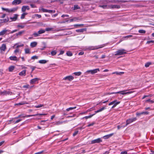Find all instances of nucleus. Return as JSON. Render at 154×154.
Wrapping results in <instances>:
<instances>
[{
	"label": "nucleus",
	"instance_id": "nucleus-1",
	"mask_svg": "<svg viewBox=\"0 0 154 154\" xmlns=\"http://www.w3.org/2000/svg\"><path fill=\"white\" fill-rule=\"evenodd\" d=\"M104 46V45H98L97 46H91L89 47L88 48L85 49L84 48L83 50H86L87 49L89 50H96L97 49L99 48H101L103 47Z\"/></svg>",
	"mask_w": 154,
	"mask_h": 154
},
{
	"label": "nucleus",
	"instance_id": "nucleus-2",
	"mask_svg": "<svg viewBox=\"0 0 154 154\" xmlns=\"http://www.w3.org/2000/svg\"><path fill=\"white\" fill-rule=\"evenodd\" d=\"M127 91V90L120 91L116 92H112L110 94H120L122 95H125L126 94H131L133 93L134 92V91H131L129 92H126Z\"/></svg>",
	"mask_w": 154,
	"mask_h": 154
},
{
	"label": "nucleus",
	"instance_id": "nucleus-3",
	"mask_svg": "<svg viewBox=\"0 0 154 154\" xmlns=\"http://www.w3.org/2000/svg\"><path fill=\"white\" fill-rule=\"evenodd\" d=\"M126 53L125 50L124 49H121L118 50L116 52L115 54V55H120L124 54Z\"/></svg>",
	"mask_w": 154,
	"mask_h": 154
},
{
	"label": "nucleus",
	"instance_id": "nucleus-4",
	"mask_svg": "<svg viewBox=\"0 0 154 154\" xmlns=\"http://www.w3.org/2000/svg\"><path fill=\"white\" fill-rule=\"evenodd\" d=\"M120 102V101H117L116 100H115L111 102L109 104V106L113 104L112 107V108H113L115 107L117 105L119 104Z\"/></svg>",
	"mask_w": 154,
	"mask_h": 154
},
{
	"label": "nucleus",
	"instance_id": "nucleus-5",
	"mask_svg": "<svg viewBox=\"0 0 154 154\" xmlns=\"http://www.w3.org/2000/svg\"><path fill=\"white\" fill-rule=\"evenodd\" d=\"M17 38V37H16V36L15 35H13L11 36V37L8 38L6 40H4L3 41V42H10L14 39Z\"/></svg>",
	"mask_w": 154,
	"mask_h": 154
},
{
	"label": "nucleus",
	"instance_id": "nucleus-6",
	"mask_svg": "<svg viewBox=\"0 0 154 154\" xmlns=\"http://www.w3.org/2000/svg\"><path fill=\"white\" fill-rule=\"evenodd\" d=\"M10 31V30L5 29L0 32V35H4Z\"/></svg>",
	"mask_w": 154,
	"mask_h": 154
},
{
	"label": "nucleus",
	"instance_id": "nucleus-7",
	"mask_svg": "<svg viewBox=\"0 0 154 154\" xmlns=\"http://www.w3.org/2000/svg\"><path fill=\"white\" fill-rule=\"evenodd\" d=\"M137 119L136 118H133L130 119L126 121V125H127L134 121H135Z\"/></svg>",
	"mask_w": 154,
	"mask_h": 154
},
{
	"label": "nucleus",
	"instance_id": "nucleus-8",
	"mask_svg": "<svg viewBox=\"0 0 154 154\" xmlns=\"http://www.w3.org/2000/svg\"><path fill=\"white\" fill-rule=\"evenodd\" d=\"M6 48V45L5 44H2V46L0 47V50L1 52L5 51Z\"/></svg>",
	"mask_w": 154,
	"mask_h": 154
},
{
	"label": "nucleus",
	"instance_id": "nucleus-9",
	"mask_svg": "<svg viewBox=\"0 0 154 154\" xmlns=\"http://www.w3.org/2000/svg\"><path fill=\"white\" fill-rule=\"evenodd\" d=\"M102 141V140L100 138H98L97 139H95L92 140L91 141V144H94L96 143H99Z\"/></svg>",
	"mask_w": 154,
	"mask_h": 154
},
{
	"label": "nucleus",
	"instance_id": "nucleus-10",
	"mask_svg": "<svg viewBox=\"0 0 154 154\" xmlns=\"http://www.w3.org/2000/svg\"><path fill=\"white\" fill-rule=\"evenodd\" d=\"M73 79H74V77L71 75L67 76H66L63 78V79L64 80H68L69 81H71V80H73Z\"/></svg>",
	"mask_w": 154,
	"mask_h": 154
},
{
	"label": "nucleus",
	"instance_id": "nucleus-11",
	"mask_svg": "<svg viewBox=\"0 0 154 154\" xmlns=\"http://www.w3.org/2000/svg\"><path fill=\"white\" fill-rule=\"evenodd\" d=\"M39 79L38 78H35L30 80V83L31 84H35L36 82H38Z\"/></svg>",
	"mask_w": 154,
	"mask_h": 154
},
{
	"label": "nucleus",
	"instance_id": "nucleus-12",
	"mask_svg": "<svg viewBox=\"0 0 154 154\" xmlns=\"http://www.w3.org/2000/svg\"><path fill=\"white\" fill-rule=\"evenodd\" d=\"M21 0H14L12 2L13 5H16L21 3Z\"/></svg>",
	"mask_w": 154,
	"mask_h": 154
},
{
	"label": "nucleus",
	"instance_id": "nucleus-13",
	"mask_svg": "<svg viewBox=\"0 0 154 154\" xmlns=\"http://www.w3.org/2000/svg\"><path fill=\"white\" fill-rule=\"evenodd\" d=\"M0 94L2 95H6L7 94L11 95L12 93L9 91H4L3 92H1Z\"/></svg>",
	"mask_w": 154,
	"mask_h": 154
},
{
	"label": "nucleus",
	"instance_id": "nucleus-14",
	"mask_svg": "<svg viewBox=\"0 0 154 154\" xmlns=\"http://www.w3.org/2000/svg\"><path fill=\"white\" fill-rule=\"evenodd\" d=\"M14 53L16 55H17L18 54L20 55L21 53V51L19 48H16L14 51Z\"/></svg>",
	"mask_w": 154,
	"mask_h": 154
},
{
	"label": "nucleus",
	"instance_id": "nucleus-15",
	"mask_svg": "<svg viewBox=\"0 0 154 154\" xmlns=\"http://www.w3.org/2000/svg\"><path fill=\"white\" fill-rule=\"evenodd\" d=\"M9 59L10 60H12L18 61L19 60V58H17L15 56H11L9 57Z\"/></svg>",
	"mask_w": 154,
	"mask_h": 154
},
{
	"label": "nucleus",
	"instance_id": "nucleus-16",
	"mask_svg": "<svg viewBox=\"0 0 154 154\" xmlns=\"http://www.w3.org/2000/svg\"><path fill=\"white\" fill-rule=\"evenodd\" d=\"M23 46L24 45L23 44H21L20 45H19L18 43H17L14 44L13 46V48H19L23 47Z\"/></svg>",
	"mask_w": 154,
	"mask_h": 154
},
{
	"label": "nucleus",
	"instance_id": "nucleus-17",
	"mask_svg": "<svg viewBox=\"0 0 154 154\" xmlns=\"http://www.w3.org/2000/svg\"><path fill=\"white\" fill-rule=\"evenodd\" d=\"M29 6H23L21 10L23 12H25L26 10H29Z\"/></svg>",
	"mask_w": 154,
	"mask_h": 154
},
{
	"label": "nucleus",
	"instance_id": "nucleus-18",
	"mask_svg": "<svg viewBox=\"0 0 154 154\" xmlns=\"http://www.w3.org/2000/svg\"><path fill=\"white\" fill-rule=\"evenodd\" d=\"M45 115V114H43L37 113V114H34V115H27L26 116H23L22 117H31V116H38V115L40 116V115Z\"/></svg>",
	"mask_w": 154,
	"mask_h": 154
},
{
	"label": "nucleus",
	"instance_id": "nucleus-19",
	"mask_svg": "<svg viewBox=\"0 0 154 154\" xmlns=\"http://www.w3.org/2000/svg\"><path fill=\"white\" fill-rule=\"evenodd\" d=\"M113 134H114V133H112L110 134H108V135H107L104 136L103 137V138L105 139H107L109 138V137H112Z\"/></svg>",
	"mask_w": 154,
	"mask_h": 154
},
{
	"label": "nucleus",
	"instance_id": "nucleus-20",
	"mask_svg": "<svg viewBox=\"0 0 154 154\" xmlns=\"http://www.w3.org/2000/svg\"><path fill=\"white\" fill-rule=\"evenodd\" d=\"M18 16V15L17 14H15L13 17H11L10 19L12 21H15L17 20Z\"/></svg>",
	"mask_w": 154,
	"mask_h": 154
},
{
	"label": "nucleus",
	"instance_id": "nucleus-21",
	"mask_svg": "<svg viewBox=\"0 0 154 154\" xmlns=\"http://www.w3.org/2000/svg\"><path fill=\"white\" fill-rule=\"evenodd\" d=\"M26 70H23L19 72V75L21 76H25L26 75Z\"/></svg>",
	"mask_w": 154,
	"mask_h": 154
},
{
	"label": "nucleus",
	"instance_id": "nucleus-22",
	"mask_svg": "<svg viewBox=\"0 0 154 154\" xmlns=\"http://www.w3.org/2000/svg\"><path fill=\"white\" fill-rule=\"evenodd\" d=\"M37 44V43L36 42H31L30 43V46L32 48H34L35 47Z\"/></svg>",
	"mask_w": 154,
	"mask_h": 154
},
{
	"label": "nucleus",
	"instance_id": "nucleus-23",
	"mask_svg": "<svg viewBox=\"0 0 154 154\" xmlns=\"http://www.w3.org/2000/svg\"><path fill=\"white\" fill-rule=\"evenodd\" d=\"M18 9V8H12L9 9V13H13L14 11H17Z\"/></svg>",
	"mask_w": 154,
	"mask_h": 154
},
{
	"label": "nucleus",
	"instance_id": "nucleus-24",
	"mask_svg": "<svg viewBox=\"0 0 154 154\" xmlns=\"http://www.w3.org/2000/svg\"><path fill=\"white\" fill-rule=\"evenodd\" d=\"M105 109H106V108L105 107H103L101 109L97 110V111H95V114L96 113L101 112Z\"/></svg>",
	"mask_w": 154,
	"mask_h": 154
},
{
	"label": "nucleus",
	"instance_id": "nucleus-25",
	"mask_svg": "<svg viewBox=\"0 0 154 154\" xmlns=\"http://www.w3.org/2000/svg\"><path fill=\"white\" fill-rule=\"evenodd\" d=\"M48 61V60H40L38 61V63L41 64H45Z\"/></svg>",
	"mask_w": 154,
	"mask_h": 154
},
{
	"label": "nucleus",
	"instance_id": "nucleus-26",
	"mask_svg": "<svg viewBox=\"0 0 154 154\" xmlns=\"http://www.w3.org/2000/svg\"><path fill=\"white\" fill-rule=\"evenodd\" d=\"M99 71L100 69L98 68L92 70V75L94 74L97 72H99Z\"/></svg>",
	"mask_w": 154,
	"mask_h": 154
},
{
	"label": "nucleus",
	"instance_id": "nucleus-27",
	"mask_svg": "<svg viewBox=\"0 0 154 154\" xmlns=\"http://www.w3.org/2000/svg\"><path fill=\"white\" fill-rule=\"evenodd\" d=\"M86 30V29H77L76 30V31L77 32H83L84 31H85Z\"/></svg>",
	"mask_w": 154,
	"mask_h": 154
},
{
	"label": "nucleus",
	"instance_id": "nucleus-28",
	"mask_svg": "<svg viewBox=\"0 0 154 154\" xmlns=\"http://www.w3.org/2000/svg\"><path fill=\"white\" fill-rule=\"evenodd\" d=\"M15 68L14 66H10L8 68V70L9 72H12L14 69Z\"/></svg>",
	"mask_w": 154,
	"mask_h": 154
},
{
	"label": "nucleus",
	"instance_id": "nucleus-29",
	"mask_svg": "<svg viewBox=\"0 0 154 154\" xmlns=\"http://www.w3.org/2000/svg\"><path fill=\"white\" fill-rule=\"evenodd\" d=\"M25 53L26 54H29L30 53V49L29 48H26L24 49Z\"/></svg>",
	"mask_w": 154,
	"mask_h": 154
},
{
	"label": "nucleus",
	"instance_id": "nucleus-30",
	"mask_svg": "<svg viewBox=\"0 0 154 154\" xmlns=\"http://www.w3.org/2000/svg\"><path fill=\"white\" fill-rule=\"evenodd\" d=\"M79 20V18L77 17H74L73 18L70 19L69 21L70 22L73 21H75Z\"/></svg>",
	"mask_w": 154,
	"mask_h": 154
},
{
	"label": "nucleus",
	"instance_id": "nucleus-31",
	"mask_svg": "<svg viewBox=\"0 0 154 154\" xmlns=\"http://www.w3.org/2000/svg\"><path fill=\"white\" fill-rule=\"evenodd\" d=\"M21 120L22 119H19L15 122L14 121V119H12L9 120V121L10 122H11V121H13V122H14V123H17L19 122H20L21 121Z\"/></svg>",
	"mask_w": 154,
	"mask_h": 154
},
{
	"label": "nucleus",
	"instance_id": "nucleus-32",
	"mask_svg": "<svg viewBox=\"0 0 154 154\" xmlns=\"http://www.w3.org/2000/svg\"><path fill=\"white\" fill-rule=\"evenodd\" d=\"M120 7L119 5H112L110 6V8H119Z\"/></svg>",
	"mask_w": 154,
	"mask_h": 154
},
{
	"label": "nucleus",
	"instance_id": "nucleus-33",
	"mask_svg": "<svg viewBox=\"0 0 154 154\" xmlns=\"http://www.w3.org/2000/svg\"><path fill=\"white\" fill-rule=\"evenodd\" d=\"M24 32V31H20L18 33H17L16 34H15L16 36V37H17V36L19 35H21Z\"/></svg>",
	"mask_w": 154,
	"mask_h": 154
},
{
	"label": "nucleus",
	"instance_id": "nucleus-34",
	"mask_svg": "<svg viewBox=\"0 0 154 154\" xmlns=\"http://www.w3.org/2000/svg\"><path fill=\"white\" fill-rule=\"evenodd\" d=\"M45 30L42 29H41L38 31V33L39 34H41L45 33Z\"/></svg>",
	"mask_w": 154,
	"mask_h": 154
},
{
	"label": "nucleus",
	"instance_id": "nucleus-35",
	"mask_svg": "<svg viewBox=\"0 0 154 154\" xmlns=\"http://www.w3.org/2000/svg\"><path fill=\"white\" fill-rule=\"evenodd\" d=\"M57 54V51L55 50H54L51 51V54L52 56H54Z\"/></svg>",
	"mask_w": 154,
	"mask_h": 154
},
{
	"label": "nucleus",
	"instance_id": "nucleus-36",
	"mask_svg": "<svg viewBox=\"0 0 154 154\" xmlns=\"http://www.w3.org/2000/svg\"><path fill=\"white\" fill-rule=\"evenodd\" d=\"M76 108V106H74V107H69L67 109H66V110L67 111H69V110L75 109Z\"/></svg>",
	"mask_w": 154,
	"mask_h": 154
},
{
	"label": "nucleus",
	"instance_id": "nucleus-37",
	"mask_svg": "<svg viewBox=\"0 0 154 154\" xmlns=\"http://www.w3.org/2000/svg\"><path fill=\"white\" fill-rule=\"evenodd\" d=\"M27 14V13H24L21 14V19H23L24 18L25 15Z\"/></svg>",
	"mask_w": 154,
	"mask_h": 154
},
{
	"label": "nucleus",
	"instance_id": "nucleus-38",
	"mask_svg": "<svg viewBox=\"0 0 154 154\" xmlns=\"http://www.w3.org/2000/svg\"><path fill=\"white\" fill-rule=\"evenodd\" d=\"M81 74L82 72H75L73 73V74H74L76 76H79Z\"/></svg>",
	"mask_w": 154,
	"mask_h": 154
},
{
	"label": "nucleus",
	"instance_id": "nucleus-39",
	"mask_svg": "<svg viewBox=\"0 0 154 154\" xmlns=\"http://www.w3.org/2000/svg\"><path fill=\"white\" fill-rule=\"evenodd\" d=\"M95 115V114H94L90 115L89 116H85L84 117V118L86 119H89V118H90Z\"/></svg>",
	"mask_w": 154,
	"mask_h": 154
},
{
	"label": "nucleus",
	"instance_id": "nucleus-40",
	"mask_svg": "<svg viewBox=\"0 0 154 154\" xmlns=\"http://www.w3.org/2000/svg\"><path fill=\"white\" fill-rule=\"evenodd\" d=\"M1 8L3 11H5L6 12L9 13V9L5 8L3 7H2Z\"/></svg>",
	"mask_w": 154,
	"mask_h": 154
},
{
	"label": "nucleus",
	"instance_id": "nucleus-41",
	"mask_svg": "<svg viewBox=\"0 0 154 154\" xmlns=\"http://www.w3.org/2000/svg\"><path fill=\"white\" fill-rule=\"evenodd\" d=\"M66 54L68 56H71L72 55V53L71 52H70L69 51H67V52Z\"/></svg>",
	"mask_w": 154,
	"mask_h": 154
},
{
	"label": "nucleus",
	"instance_id": "nucleus-42",
	"mask_svg": "<svg viewBox=\"0 0 154 154\" xmlns=\"http://www.w3.org/2000/svg\"><path fill=\"white\" fill-rule=\"evenodd\" d=\"M138 32L139 33H145L146 32V31L145 30L142 29L139 30L138 31Z\"/></svg>",
	"mask_w": 154,
	"mask_h": 154
},
{
	"label": "nucleus",
	"instance_id": "nucleus-43",
	"mask_svg": "<svg viewBox=\"0 0 154 154\" xmlns=\"http://www.w3.org/2000/svg\"><path fill=\"white\" fill-rule=\"evenodd\" d=\"M146 102H149L151 103H154V100H151L150 99H148L146 101Z\"/></svg>",
	"mask_w": 154,
	"mask_h": 154
},
{
	"label": "nucleus",
	"instance_id": "nucleus-44",
	"mask_svg": "<svg viewBox=\"0 0 154 154\" xmlns=\"http://www.w3.org/2000/svg\"><path fill=\"white\" fill-rule=\"evenodd\" d=\"M26 102H20V103H17L16 104V105H23V104H26Z\"/></svg>",
	"mask_w": 154,
	"mask_h": 154
},
{
	"label": "nucleus",
	"instance_id": "nucleus-45",
	"mask_svg": "<svg viewBox=\"0 0 154 154\" xmlns=\"http://www.w3.org/2000/svg\"><path fill=\"white\" fill-rule=\"evenodd\" d=\"M39 34L38 33V32H34L33 34V35L35 36V37H37L39 35Z\"/></svg>",
	"mask_w": 154,
	"mask_h": 154
},
{
	"label": "nucleus",
	"instance_id": "nucleus-46",
	"mask_svg": "<svg viewBox=\"0 0 154 154\" xmlns=\"http://www.w3.org/2000/svg\"><path fill=\"white\" fill-rule=\"evenodd\" d=\"M151 64V63L150 62H148L145 64V66L146 67H147L149 66Z\"/></svg>",
	"mask_w": 154,
	"mask_h": 154
},
{
	"label": "nucleus",
	"instance_id": "nucleus-47",
	"mask_svg": "<svg viewBox=\"0 0 154 154\" xmlns=\"http://www.w3.org/2000/svg\"><path fill=\"white\" fill-rule=\"evenodd\" d=\"M17 26L18 27H20L21 29H23L25 25H23L19 24Z\"/></svg>",
	"mask_w": 154,
	"mask_h": 154
},
{
	"label": "nucleus",
	"instance_id": "nucleus-48",
	"mask_svg": "<svg viewBox=\"0 0 154 154\" xmlns=\"http://www.w3.org/2000/svg\"><path fill=\"white\" fill-rule=\"evenodd\" d=\"M154 43V40H151L148 41L146 42V44H149L150 43Z\"/></svg>",
	"mask_w": 154,
	"mask_h": 154
},
{
	"label": "nucleus",
	"instance_id": "nucleus-49",
	"mask_svg": "<svg viewBox=\"0 0 154 154\" xmlns=\"http://www.w3.org/2000/svg\"><path fill=\"white\" fill-rule=\"evenodd\" d=\"M43 106V104H40L38 105L37 106H35V107L36 108H40V107H42Z\"/></svg>",
	"mask_w": 154,
	"mask_h": 154
},
{
	"label": "nucleus",
	"instance_id": "nucleus-50",
	"mask_svg": "<svg viewBox=\"0 0 154 154\" xmlns=\"http://www.w3.org/2000/svg\"><path fill=\"white\" fill-rule=\"evenodd\" d=\"M80 9V7L79 6H78V5H75L74 6V10H76V9Z\"/></svg>",
	"mask_w": 154,
	"mask_h": 154
},
{
	"label": "nucleus",
	"instance_id": "nucleus-51",
	"mask_svg": "<svg viewBox=\"0 0 154 154\" xmlns=\"http://www.w3.org/2000/svg\"><path fill=\"white\" fill-rule=\"evenodd\" d=\"M31 59L34 60L35 59H37L38 58V57L37 56H34L32 57L31 58Z\"/></svg>",
	"mask_w": 154,
	"mask_h": 154
},
{
	"label": "nucleus",
	"instance_id": "nucleus-52",
	"mask_svg": "<svg viewBox=\"0 0 154 154\" xmlns=\"http://www.w3.org/2000/svg\"><path fill=\"white\" fill-rule=\"evenodd\" d=\"M60 53L59 55H62L64 53V51L62 50H60Z\"/></svg>",
	"mask_w": 154,
	"mask_h": 154
},
{
	"label": "nucleus",
	"instance_id": "nucleus-53",
	"mask_svg": "<svg viewBox=\"0 0 154 154\" xmlns=\"http://www.w3.org/2000/svg\"><path fill=\"white\" fill-rule=\"evenodd\" d=\"M92 70H88L86 71L85 72L86 73H91L92 74Z\"/></svg>",
	"mask_w": 154,
	"mask_h": 154
},
{
	"label": "nucleus",
	"instance_id": "nucleus-54",
	"mask_svg": "<svg viewBox=\"0 0 154 154\" xmlns=\"http://www.w3.org/2000/svg\"><path fill=\"white\" fill-rule=\"evenodd\" d=\"M17 29H15L14 30H13L11 31V32H9L8 33V34H9V33H13L16 32H17Z\"/></svg>",
	"mask_w": 154,
	"mask_h": 154
},
{
	"label": "nucleus",
	"instance_id": "nucleus-55",
	"mask_svg": "<svg viewBox=\"0 0 154 154\" xmlns=\"http://www.w3.org/2000/svg\"><path fill=\"white\" fill-rule=\"evenodd\" d=\"M52 29L51 28H47L45 29V31H51L52 30Z\"/></svg>",
	"mask_w": 154,
	"mask_h": 154
},
{
	"label": "nucleus",
	"instance_id": "nucleus-56",
	"mask_svg": "<svg viewBox=\"0 0 154 154\" xmlns=\"http://www.w3.org/2000/svg\"><path fill=\"white\" fill-rule=\"evenodd\" d=\"M122 72H114L112 73V74H116L117 75H120L121 73H122Z\"/></svg>",
	"mask_w": 154,
	"mask_h": 154
},
{
	"label": "nucleus",
	"instance_id": "nucleus-57",
	"mask_svg": "<svg viewBox=\"0 0 154 154\" xmlns=\"http://www.w3.org/2000/svg\"><path fill=\"white\" fill-rule=\"evenodd\" d=\"M141 115H143L142 112H137L136 113L137 116H140Z\"/></svg>",
	"mask_w": 154,
	"mask_h": 154
},
{
	"label": "nucleus",
	"instance_id": "nucleus-58",
	"mask_svg": "<svg viewBox=\"0 0 154 154\" xmlns=\"http://www.w3.org/2000/svg\"><path fill=\"white\" fill-rule=\"evenodd\" d=\"M84 25V24H75L74 25V26H83Z\"/></svg>",
	"mask_w": 154,
	"mask_h": 154
},
{
	"label": "nucleus",
	"instance_id": "nucleus-59",
	"mask_svg": "<svg viewBox=\"0 0 154 154\" xmlns=\"http://www.w3.org/2000/svg\"><path fill=\"white\" fill-rule=\"evenodd\" d=\"M107 6V5H100L99 6V7H101V8H106V7Z\"/></svg>",
	"mask_w": 154,
	"mask_h": 154
},
{
	"label": "nucleus",
	"instance_id": "nucleus-60",
	"mask_svg": "<svg viewBox=\"0 0 154 154\" xmlns=\"http://www.w3.org/2000/svg\"><path fill=\"white\" fill-rule=\"evenodd\" d=\"M1 21H2L1 22H2V23L6 22L8 21V19H4V20H1Z\"/></svg>",
	"mask_w": 154,
	"mask_h": 154
},
{
	"label": "nucleus",
	"instance_id": "nucleus-61",
	"mask_svg": "<svg viewBox=\"0 0 154 154\" xmlns=\"http://www.w3.org/2000/svg\"><path fill=\"white\" fill-rule=\"evenodd\" d=\"M69 15L67 14H66V15L63 14L62 15L61 17H69Z\"/></svg>",
	"mask_w": 154,
	"mask_h": 154
},
{
	"label": "nucleus",
	"instance_id": "nucleus-62",
	"mask_svg": "<svg viewBox=\"0 0 154 154\" xmlns=\"http://www.w3.org/2000/svg\"><path fill=\"white\" fill-rule=\"evenodd\" d=\"M78 133V131H76L73 134V136H74L76 135V134H77Z\"/></svg>",
	"mask_w": 154,
	"mask_h": 154
},
{
	"label": "nucleus",
	"instance_id": "nucleus-63",
	"mask_svg": "<svg viewBox=\"0 0 154 154\" xmlns=\"http://www.w3.org/2000/svg\"><path fill=\"white\" fill-rule=\"evenodd\" d=\"M29 85H25L23 86V88H29Z\"/></svg>",
	"mask_w": 154,
	"mask_h": 154
},
{
	"label": "nucleus",
	"instance_id": "nucleus-64",
	"mask_svg": "<svg viewBox=\"0 0 154 154\" xmlns=\"http://www.w3.org/2000/svg\"><path fill=\"white\" fill-rule=\"evenodd\" d=\"M121 154H127V152L126 151H122L121 152Z\"/></svg>",
	"mask_w": 154,
	"mask_h": 154
}]
</instances>
